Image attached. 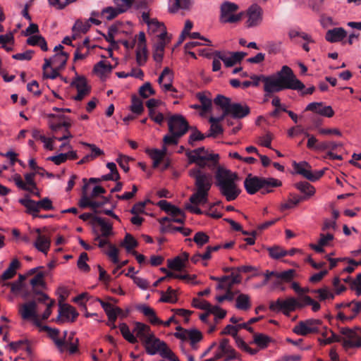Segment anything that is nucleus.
<instances>
[{"label":"nucleus","mask_w":361,"mask_h":361,"mask_svg":"<svg viewBox=\"0 0 361 361\" xmlns=\"http://www.w3.org/2000/svg\"><path fill=\"white\" fill-rule=\"evenodd\" d=\"M64 349L63 350H59L61 353H63L65 351H68L70 354L73 355L76 353L78 351V340L75 339V341H66L64 340Z\"/></svg>","instance_id":"63"},{"label":"nucleus","mask_w":361,"mask_h":361,"mask_svg":"<svg viewBox=\"0 0 361 361\" xmlns=\"http://www.w3.org/2000/svg\"><path fill=\"white\" fill-rule=\"evenodd\" d=\"M247 20L246 26L247 27H256L260 25L263 19V10L257 4L251 5L246 11Z\"/></svg>","instance_id":"18"},{"label":"nucleus","mask_w":361,"mask_h":361,"mask_svg":"<svg viewBox=\"0 0 361 361\" xmlns=\"http://www.w3.org/2000/svg\"><path fill=\"white\" fill-rule=\"evenodd\" d=\"M147 61V50L146 46L137 44L136 49V62L139 66H144Z\"/></svg>","instance_id":"38"},{"label":"nucleus","mask_w":361,"mask_h":361,"mask_svg":"<svg viewBox=\"0 0 361 361\" xmlns=\"http://www.w3.org/2000/svg\"><path fill=\"white\" fill-rule=\"evenodd\" d=\"M42 329L47 332L49 336L54 341L59 350L64 349V339L59 338V330L57 329H52L48 326H44Z\"/></svg>","instance_id":"28"},{"label":"nucleus","mask_w":361,"mask_h":361,"mask_svg":"<svg viewBox=\"0 0 361 361\" xmlns=\"http://www.w3.org/2000/svg\"><path fill=\"white\" fill-rule=\"evenodd\" d=\"M36 173H27L25 174V180L24 182L20 176V175L16 173L13 176V181L18 188L21 190L30 192L37 197H40V192L37 186L36 183L35 182V176Z\"/></svg>","instance_id":"10"},{"label":"nucleus","mask_w":361,"mask_h":361,"mask_svg":"<svg viewBox=\"0 0 361 361\" xmlns=\"http://www.w3.org/2000/svg\"><path fill=\"white\" fill-rule=\"evenodd\" d=\"M157 205L160 209L166 213L171 214L172 216L176 217L179 214H183V211L180 208L171 204L166 200H160L157 202Z\"/></svg>","instance_id":"31"},{"label":"nucleus","mask_w":361,"mask_h":361,"mask_svg":"<svg viewBox=\"0 0 361 361\" xmlns=\"http://www.w3.org/2000/svg\"><path fill=\"white\" fill-rule=\"evenodd\" d=\"M139 94L143 98H148L149 96L155 94V91L151 83L147 82L140 87Z\"/></svg>","instance_id":"60"},{"label":"nucleus","mask_w":361,"mask_h":361,"mask_svg":"<svg viewBox=\"0 0 361 361\" xmlns=\"http://www.w3.org/2000/svg\"><path fill=\"white\" fill-rule=\"evenodd\" d=\"M272 338L264 334H254L253 343H255L259 348L264 349L271 342Z\"/></svg>","instance_id":"36"},{"label":"nucleus","mask_w":361,"mask_h":361,"mask_svg":"<svg viewBox=\"0 0 361 361\" xmlns=\"http://www.w3.org/2000/svg\"><path fill=\"white\" fill-rule=\"evenodd\" d=\"M192 240L199 247H202L209 243V236L203 231H199L195 234Z\"/></svg>","instance_id":"55"},{"label":"nucleus","mask_w":361,"mask_h":361,"mask_svg":"<svg viewBox=\"0 0 361 361\" xmlns=\"http://www.w3.org/2000/svg\"><path fill=\"white\" fill-rule=\"evenodd\" d=\"M238 8L235 3L224 1L220 6L219 21L221 23H235L240 21L243 13H235Z\"/></svg>","instance_id":"7"},{"label":"nucleus","mask_w":361,"mask_h":361,"mask_svg":"<svg viewBox=\"0 0 361 361\" xmlns=\"http://www.w3.org/2000/svg\"><path fill=\"white\" fill-rule=\"evenodd\" d=\"M213 54L215 57L221 59L224 62L226 67H232L235 63H237L236 61L233 59L232 55L228 56L226 52L215 51Z\"/></svg>","instance_id":"44"},{"label":"nucleus","mask_w":361,"mask_h":361,"mask_svg":"<svg viewBox=\"0 0 361 361\" xmlns=\"http://www.w3.org/2000/svg\"><path fill=\"white\" fill-rule=\"evenodd\" d=\"M243 185L249 195L256 194L259 191L261 194L266 195L273 192L274 188L281 186L282 183L274 178L259 177L250 173L245 178Z\"/></svg>","instance_id":"4"},{"label":"nucleus","mask_w":361,"mask_h":361,"mask_svg":"<svg viewBox=\"0 0 361 361\" xmlns=\"http://www.w3.org/2000/svg\"><path fill=\"white\" fill-rule=\"evenodd\" d=\"M45 276L46 274L43 271H39L36 274V275L30 280V284L32 287L31 290L38 289V287H41L42 288H46V283L44 281Z\"/></svg>","instance_id":"37"},{"label":"nucleus","mask_w":361,"mask_h":361,"mask_svg":"<svg viewBox=\"0 0 361 361\" xmlns=\"http://www.w3.org/2000/svg\"><path fill=\"white\" fill-rule=\"evenodd\" d=\"M137 241L130 233H127L124 238L123 242L121 245L123 246L127 252H130L133 248L137 246Z\"/></svg>","instance_id":"54"},{"label":"nucleus","mask_w":361,"mask_h":361,"mask_svg":"<svg viewBox=\"0 0 361 361\" xmlns=\"http://www.w3.org/2000/svg\"><path fill=\"white\" fill-rule=\"evenodd\" d=\"M130 110L132 112L138 115L141 114L144 110L142 102L136 96L132 97Z\"/></svg>","instance_id":"61"},{"label":"nucleus","mask_w":361,"mask_h":361,"mask_svg":"<svg viewBox=\"0 0 361 361\" xmlns=\"http://www.w3.org/2000/svg\"><path fill=\"white\" fill-rule=\"evenodd\" d=\"M250 78L254 87L259 86L260 81L264 82L266 96L283 90H302L305 88V85L296 78L293 70L288 66H283L276 74L269 76L252 75Z\"/></svg>","instance_id":"2"},{"label":"nucleus","mask_w":361,"mask_h":361,"mask_svg":"<svg viewBox=\"0 0 361 361\" xmlns=\"http://www.w3.org/2000/svg\"><path fill=\"white\" fill-rule=\"evenodd\" d=\"M214 103L223 111L224 118L231 116L235 119H242L250 114V108L245 103H231L229 97L218 94L214 99Z\"/></svg>","instance_id":"5"},{"label":"nucleus","mask_w":361,"mask_h":361,"mask_svg":"<svg viewBox=\"0 0 361 361\" xmlns=\"http://www.w3.org/2000/svg\"><path fill=\"white\" fill-rule=\"evenodd\" d=\"M143 345L147 353L149 355H153L159 353L162 357H170L172 355V350L168 347L167 344L159 338H156L154 334H153L152 338L149 337L146 340Z\"/></svg>","instance_id":"8"},{"label":"nucleus","mask_w":361,"mask_h":361,"mask_svg":"<svg viewBox=\"0 0 361 361\" xmlns=\"http://www.w3.org/2000/svg\"><path fill=\"white\" fill-rule=\"evenodd\" d=\"M295 187L304 194L302 197H305V200L313 196L316 191L314 187L306 181L296 183Z\"/></svg>","instance_id":"30"},{"label":"nucleus","mask_w":361,"mask_h":361,"mask_svg":"<svg viewBox=\"0 0 361 361\" xmlns=\"http://www.w3.org/2000/svg\"><path fill=\"white\" fill-rule=\"evenodd\" d=\"M296 299L290 297L286 300L277 299L275 302H271L269 310L273 312H282L285 315L289 316L290 313L295 310Z\"/></svg>","instance_id":"13"},{"label":"nucleus","mask_w":361,"mask_h":361,"mask_svg":"<svg viewBox=\"0 0 361 361\" xmlns=\"http://www.w3.org/2000/svg\"><path fill=\"white\" fill-rule=\"evenodd\" d=\"M97 224L101 227V236L107 238L112 234V224L106 221L104 219L99 216L93 217L92 225Z\"/></svg>","instance_id":"25"},{"label":"nucleus","mask_w":361,"mask_h":361,"mask_svg":"<svg viewBox=\"0 0 361 361\" xmlns=\"http://www.w3.org/2000/svg\"><path fill=\"white\" fill-rule=\"evenodd\" d=\"M68 59V54L66 52L61 51L60 53H57L53 56V65L56 66V67L60 68L61 70L63 69Z\"/></svg>","instance_id":"39"},{"label":"nucleus","mask_w":361,"mask_h":361,"mask_svg":"<svg viewBox=\"0 0 361 361\" xmlns=\"http://www.w3.org/2000/svg\"><path fill=\"white\" fill-rule=\"evenodd\" d=\"M340 332L343 336L342 345L344 348L361 347V331L353 330L349 328H341Z\"/></svg>","instance_id":"11"},{"label":"nucleus","mask_w":361,"mask_h":361,"mask_svg":"<svg viewBox=\"0 0 361 361\" xmlns=\"http://www.w3.org/2000/svg\"><path fill=\"white\" fill-rule=\"evenodd\" d=\"M19 203L24 206L26 209L25 212L37 218V213L40 209L45 211L53 210L54 207L51 200L49 197H44L39 201H35L26 195L24 198L19 200Z\"/></svg>","instance_id":"6"},{"label":"nucleus","mask_w":361,"mask_h":361,"mask_svg":"<svg viewBox=\"0 0 361 361\" xmlns=\"http://www.w3.org/2000/svg\"><path fill=\"white\" fill-rule=\"evenodd\" d=\"M133 333L135 334V337L138 338L142 343L149 337L152 338L154 334L149 326L139 322L135 323Z\"/></svg>","instance_id":"21"},{"label":"nucleus","mask_w":361,"mask_h":361,"mask_svg":"<svg viewBox=\"0 0 361 361\" xmlns=\"http://www.w3.org/2000/svg\"><path fill=\"white\" fill-rule=\"evenodd\" d=\"M305 200V197L300 196L296 194L291 193L290 194L288 201L283 204L282 207L283 209H290L296 205H298L300 202Z\"/></svg>","instance_id":"51"},{"label":"nucleus","mask_w":361,"mask_h":361,"mask_svg":"<svg viewBox=\"0 0 361 361\" xmlns=\"http://www.w3.org/2000/svg\"><path fill=\"white\" fill-rule=\"evenodd\" d=\"M207 311H209V314H212L215 316L216 322H217V319H222L226 315V311L217 305H211Z\"/></svg>","instance_id":"59"},{"label":"nucleus","mask_w":361,"mask_h":361,"mask_svg":"<svg viewBox=\"0 0 361 361\" xmlns=\"http://www.w3.org/2000/svg\"><path fill=\"white\" fill-rule=\"evenodd\" d=\"M224 357V361H229L237 358L236 351L229 344L228 338H223L218 348V352L216 353V358H221Z\"/></svg>","instance_id":"19"},{"label":"nucleus","mask_w":361,"mask_h":361,"mask_svg":"<svg viewBox=\"0 0 361 361\" xmlns=\"http://www.w3.org/2000/svg\"><path fill=\"white\" fill-rule=\"evenodd\" d=\"M345 308L351 313L348 316V320H352L361 312V302L353 300L345 304Z\"/></svg>","instance_id":"40"},{"label":"nucleus","mask_w":361,"mask_h":361,"mask_svg":"<svg viewBox=\"0 0 361 361\" xmlns=\"http://www.w3.org/2000/svg\"><path fill=\"white\" fill-rule=\"evenodd\" d=\"M312 292L318 294V298L320 301L334 298V293L329 290V288L328 287L315 289L313 290Z\"/></svg>","instance_id":"52"},{"label":"nucleus","mask_w":361,"mask_h":361,"mask_svg":"<svg viewBox=\"0 0 361 361\" xmlns=\"http://www.w3.org/2000/svg\"><path fill=\"white\" fill-rule=\"evenodd\" d=\"M168 267L175 271H181L185 267L184 259L182 257L177 256L172 259H168Z\"/></svg>","instance_id":"49"},{"label":"nucleus","mask_w":361,"mask_h":361,"mask_svg":"<svg viewBox=\"0 0 361 361\" xmlns=\"http://www.w3.org/2000/svg\"><path fill=\"white\" fill-rule=\"evenodd\" d=\"M183 136V132L181 133H170L169 135H166L163 137V145L162 147H166L167 145H177L179 139Z\"/></svg>","instance_id":"43"},{"label":"nucleus","mask_w":361,"mask_h":361,"mask_svg":"<svg viewBox=\"0 0 361 361\" xmlns=\"http://www.w3.org/2000/svg\"><path fill=\"white\" fill-rule=\"evenodd\" d=\"M119 329L123 337L130 343H135L137 342V338L130 332L128 326L126 323L119 324Z\"/></svg>","instance_id":"41"},{"label":"nucleus","mask_w":361,"mask_h":361,"mask_svg":"<svg viewBox=\"0 0 361 361\" xmlns=\"http://www.w3.org/2000/svg\"><path fill=\"white\" fill-rule=\"evenodd\" d=\"M185 155L188 159L189 164H196L200 168L217 166L214 174L215 185L220 195L228 202L238 198L241 192V190L237 184L238 174L219 166V154L209 153L204 147H202L193 150H187Z\"/></svg>","instance_id":"1"},{"label":"nucleus","mask_w":361,"mask_h":361,"mask_svg":"<svg viewBox=\"0 0 361 361\" xmlns=\"http://www.w3.org/2000/svg\"><path fill=\"white\" fill-rule=\"evenodd\" d=\"M176 290L172 289L171 286H169L166 290V294H165L163 291L161 292V297L159 299V302H170V303H175L177 301V298L175 297L173 298L172 295L176 296Z\"/></svg>","instance_id":"56"},{"label":"nucleus","mask_w":361,"mask_h":361,"mask_svg":"<svg viewBox=\"0 0 361 361\" xmlns=\"http://www.w3.org/2000/svg\"><path fill=\"white\" fill-rule=\"evenodd\" d=\"M137 309L145 317H148L149 322L153 325L162 324L164 326L168 327L172 322L178 323L174 315L171 317L167 321L163 322L157 317L154 310L147 305H139L137 307Z\"/></svg>","instance_id":"14"},{"label":"nucleus","mask_w":361,"mask_h":361,"mask_svg":"<svg viewBox=\"0 0 361 361\" xmlns=\"http://www.w3.org/2000/svg\"><path fill=\"white\" fill-rule=\"evenodd\" d=\"M112 67L111 64L109 63H106L103 61L97 63L93 68V71L101 76L104 75L106 73H110Z\"/></svg>","instance_id":"47"},{"label":"nucleus","mask_w":361,"mask_h":361,"mask_svg":"<svg viewBox=\"0 0 361 361\" xmlns=\"http://www.w3.org/2000/svg\"><path fill=\"white\" fill-rule=\"evenodd\" d=\"M161 231L162 233H166V232L173 233L174 231H179L184 236H189L192 233V230L189 228H185V227H181V226H172L171 225H169L167 226H161Z\"/></svg>","instance_id":"48"},{"label":"nucleus","mask_w":361,"mask_h":361,"mask_svg":"<svg viewBox=\"0 0 361 361\" xmlns=\"http://www.w3.org/2000/svg\"><path fill=\"white\" fill-rule=\"evenodd\" d=\"M188 333V340L190 341V346L193 350H197L198 348L197 343L203 338L202 334L197 329H190Z\"/></svg>","instance_id":"34"},{"label":"nucleus","mask_w":361,"mask_h":361,"mask_svg":"<svg viewBox=\"0 0 361 361\" xmlns=\"http://www.w3.org/2000/svg\"><path fill=\"white\" fill-rule=\"evenodd\" d=\"M188 173L194 179L193 193L189 198L190 203L195 205L205 204L212 186V176L198 168L190 169Z\"/></svg>","instance_id":"3"},{"label":"nucleus","mask_w":361,"mask_h":361,"mask_svg":"<svg viewBox=\"0 0 361 361\" xmlns=\"http://www.w3.org/2000/svg\"><path fill=\"white\" fill-rule=\"evenodd\" d=\"M173 75L169 67H165L158 78V82L161 85L164 92L173 90L172 85Z\"/></svg>","instance_id":"23"},{"label":"nucleus","mask_w":361,"mask_h":361,"mask_svg":"<svg viewBox=\"0 0 361 361\" xmlns=\"http://www.w3.org/2000/svg\"><path fill=\"white\" fill-rule=\"evenodd\" d=\"M196 97L200 100L201 108L204 111L207 112L211 110L212 105V99L204 92H198Z\"/></svg>","instance_id":"46"},{"label":"nucleus","mask_w":361,"mask_h":361,"mask_svg":"<svg viewBox=\"0 0 361 361\" xmlns=\"http://www.w3.org/2000/svg\"><path fill=\"white\" fill-rule=\"evenodd\" d=\"M20 262L18 259H13L9 267L4 271L0 277L1 281L12 279L16 274V269L20 267Z\"/></svg>","instance_id":"33"},{"label":"nucleus","mask_w":361,"mask_h":361,"mask_svg":"<svg viewBox=\"0 0 361 361\" xmlns=\"http://www.w3.org/2000/svg\"><path fill=\"white\" fill-rule=\"evenodd\" d=\"M88 255L86 252H82L78 259L77 265L80 270L84 272H89L90 270V266L87 264L88 261Z\"/></svg>","instance_id":"58"},{"label":"nucleus","mask_w":361,"mask_h":361,"mask_svg":"<svg viewBox=\"0 0 361 361\" xmlns=\"http://www.w3.org/2000/svg\"><path fill=\"white\" fill-rule=\"evenodd\" d=\"M305 111H312L321 116L331 118L334 115V111L331 106H324L322 102L310 103L305 108Z\"/></svg>","instance_id":"20"},{"label":"nucleus","mask_w":361,"mask_h":361,"mask_svg":"<svg viewBox=\"0 0 361 361\" xmlns=\"http://www.w3.org/2000/svg\"><path fill=\"white\" fill-rule=\"evenodd\" d=\"M24 297H32L33 298L32 300H36V303H43L47 305V303L51 300L52 299L49 298L48 295L44 293H42L41 290L38 289H35V290H31L29 293L25 295Z\"/></svg>","instance_id":"35"},{"label":"nucleus","mask_w":361,"mask_h":361,"mask_svg":"<svg viewBox=\"0 0 361 361\" xmlns=\"http://www.w3.org/2000/svg\"><path fill=\"white\" fill-rule=\"evenodd\" d=\"M50 245L51 240L44 235H38L34 243L35 247L45 255H47Z\"/></svg>","instance_id":"29"},{"label":"nucleus","mask_w":361,"mask_h":361,"mask_svg":"<svg viewBox=\"0 0 361 361\" xmlns=\"http://www.w3.org/2000/svg\"><path fill=\"white\" fill-rule=\"evenodd\" d=\"M71 86L77 90L78 94L73 97L75 101H81L91 91V87L87 85V80L84 76L76 75L71 82Z\"/></svg>","instance_id":"17"},{"label":"nucleus","mask_w":361,"mask_h":361,"mask_svg":"<svg viewBox=\"0 0 361 361\" xmlns=\"http://www.w3.org/2000/svg\"><path fill=\"white\" fill-rule=\"evenodd\" d=\"M78 312L73 306L64 303H59V315L56 322L59 324H63L66 322H73L78 316Z\"/></svg>","instance_id":"16"},{"label":"nucleus","mask_w":361,"mask_h":361,"mask_svg":"<svg viewBox=\"0 0 361 361\" xmlns=\"http://www.w3.org/2000/svg\"><path fill=\"white\" fill-rule=\"evenodd\" d=\"M173 3L169 8L170 13H176L180 8L188 9L190 6V0H171Z\"/></svg>","instance_id":"50"},{"label":"nucleus","mask_w":361,"mask_h":361,"mask_svg":"<svg viewBox=\"0 0 361 361\" xmlns=\"http://www.w3.org/2000/svg\"><path fill=\"white\" fill-rule=\"evenodd\" d=\"M168 126L169 133H181L183 132V136L189 129L188 122L180 114L171 116L168 119Z\"/></svg>","instance_id":"15"},{"label":"nucleus","mask_w":361,"mask_h":361,"mask_svg":"<svg viewBox=\"0 0 361 361\" xmlns=\"http://www.w3.org/2000/svg\"><path fill=\"white\" fill-rule=\"evenodd\" d=\"M166 43L163 41L157 42L154 47L153 59L155 61L160 63L163 60Z\"/></svg>","instance_id":"42"},{"label":"nucleus","mask_w":361,"mask_h":361,"mask_svg":"<svg viewBox=\"0 0 361 361\" xmlns=\"http://www.w3.org/2000/svg\"><path fill=\"white\" fill-rule=\"evenodd\" d=\"M322 324L320 319H309L300 321L293 329V332L299 336H307L319 332Z\"/></svg>","instance_id":"9"},{"label":"nucleus","mask_w":361,"mask_h":361,"mask_svg":"<svg viewBox=\"0 0 361 361\" xmlns=\"http://www.w3.org/2000/svg\"><path fill=\"white\" fill-rule=\"evenodd\" d=\"M151 159L153 160V168H157L161 161L164 159L167 153V147H162L161 149H152L147 151Z\"/></svg>","instance_id":"32"},{"label":"nucleus","mask_w":361,"mask_h":361,"mask_svg":"<svg viewBox=\"0 0 361 361\" xmlns=\"http://www.w3.org/2000/svg\"><path fill=\"white\" fill-rule=\"evenodd\" d=\"M235 338L237 346L242 350L249 353L251 355H254L258 353V349L250 348L241 338L238 337L237 336Z\"/></svg>","instance_id":"53"},{"label":"nucleus","mask_w":361,"mask_h":361,"mask_svg":"<svg viewBox=\"0 0 361 361\" xmlns=\"http://www.w3.org/2000/svg\"><path fill=\"white\" fill-rule=\"evenodd\" d=\"M192 305L195 308L203 310L205 311H207L208 309L211 307V304L208 301L205 300H201L197 298H195L192 299Z\"/></svg>","instance_id":"64"},{"label":"nucleus","mask_w":361,"mask_h":361,"mask_svg":"<svg viewBox=\"0 0 361 361\" xmlns=\"http://www.w3.org/2000/svg\"><path fill=\"white\" fill-rule=\"evenodd\" d=\"M121 13H123V12L121 11L119 8L116 6L115 8L112 6H109L104 8L102 11V16H104L108 20H111L115 18Z\"/></svg>","instance_id":"45"},{"label":"nucleus","mask_w":361,"mask_h":361,"mask_svg":"<svg viewBox=\"0 0 361 361\" xmlns=\"http://www.w3.org/2000/svg\"><path fill=\"white\" fill-rule=\"evenodd\" d=\"M347 36V32L343 27H335L329 30L325 35V39L331 43L342 41Z\"/></svg>","instance_id":"24"},{"label":"nucleus","mask_w":361,"mask_h":361,"mask_svg":"<svg viewBox=\"0 0 361 361\" xmlns=\"http://www.w3.org/2000/svg\"><path fill=\"white\" fill-rule=\"evenodd\" d=\"M19 314L23 319L37 318L36 300H30L22 305L19 308Z\"/></svg>","instance_id":"22"},{"label":"nucleus","mask_w":361,"mask_h":361,"mask_svg":"<svg viewBox=\"0 0 361 361\" xmlns=\"http://www.w3.org/2000/svg\"><path fill=\"white\" fill-rule=\"evenodd\" d=\"M293 166L296 173L312 182L319 180L324 173V170L312 173L311 166L307 161H300L299 163L293 161Z\"/></svg>","instance_id":"12"},{"label":"nucleus","mask_w":361,"mask_h":361,"mask_svg":"<svg viewBox=\"0 0 361 361\" xmlns=\"http://www.w3.org/2000/svg\"><path fill=\"white\" fill-rule=\"evenodd\" d=\"M135 0H113L114 4L123 13L128 11L133 5Z\"/></svg>","instance_id":"62"},{"label":"nucleus","mask_w":361,"mask_h":361,"mask_svg":"<svg viewBox=\"0 0 361 361\" xmlns=\"http://www.w3.org/2000/svg\"><path fill=\"white\" fill-rule=\"evenodd\" d=\"M235 308L243 311H247L252 307L250 296L245 293H239L235 298Z\"/></svg>","instance_id":"26"},{"label":"nucleus","mask_w":361,"mask_h":361,"mask_svg":"<svg viewBox=\"0 0 361 361\" xmlns=\"http://www.w3.org/2000/svg\"><path fill=\"white\" fill-rule=\"evenodd\" d=\"M269 255L272 259H278L288 255L287 251L283 250L279 246H274L267 248Z\"/></svg>","instance_id":"57"},{"label":"nucleus","mask_w":361,"mask_h":361,"mask_svg":"<svg viewBox=\"0 0 361 361\" xmlns=\"http://www.w3.org/2000/svg\"><path fill=\"white\" fill-rule=\"evenodd\" d=\"M224 118V116L221 115V116L219 118L210 117L209 121L211 123V126L209 129V133L207 135V137H215L218 135L223 133V128L221 126L219 123Z\"/></svg>","instance_id":"27"}]
</instances>
